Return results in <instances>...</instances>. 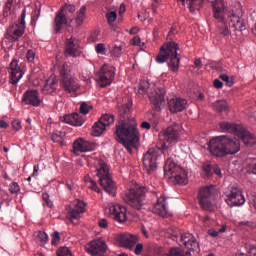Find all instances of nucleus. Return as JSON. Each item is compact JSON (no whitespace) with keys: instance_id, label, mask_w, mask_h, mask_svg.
Returning a JSON list of instances; mask_svg holds the SVG:
<instances>
[{"instance_id":"9","label":"nucleus","mask_w":256,"mask_h":256,"mask_svg":"<svg viewBox=\"0 0 256 256\" xmlns=\"http://www.w3.org/2000/svg\"><path fill=\"white\" fill-rule=\"evenodd\" d=\"M60 77V85L66 93H77V89H79V83L69 74V70L65 68V64L60 70Z\"/></svg>"},{"instance_id":"51","label":"nucleus","mask_w":256,"mask_h":256,"mask_svg":"<svg viewBox=\"0 0 256 256\" xmlns=\"http://www.w3.org/2000/svg\"><path fill=\"white\" fill-rule=\"evenodd\" d=\"M60 241H61V236H59V232L58 231H55L52 234L51 245H59Z\"/></svg>"},{"instance_id":"22","label":"nucleus","mask_w":256,"mask_h":256,"mask_svg":"<svg viewBox=\"0 0 256 256\" xmlns=\"http://www.w3.org/2000/svg\"><path fill=\"white\" fill-rule=\"evenodd\" d=\"M70 219H77L81 213H85V202L76 200L72 205L66 207Z\"/></svg>"},{"instance_id":"50","label":"nucleus","mask_w":256,"mask_h":256,"mask_svg":"<svg viewBox=\"0 0 256 256\" xmlns=\"http://www.w3.org/2000/svg\"><path fill=\"white\" fill-rule=\"evenodd\" d=\"M9 191L12 194L19 193L21 191V188L19 187V184L17 182H13L9 186Z\"/></svg>"},{"instance_id":"28","label":"nucleus","mask_w":256,"mask_h":256,"mask_svg":"<svg viewBox=\"0 0 256 256\" xmlns=\"http://www.w3.org/2000/svg\"><path fill=\"white\" fill-rule=\"evenodd\" d=\"M219 127L225 133H234L238 135L243 130V126L229 121H222L219 123Z\"/></svg>"},{"instance_id":"8","label":"nucleus","mask_w":256,"mask_h":256,"mask_svg":"<svg viewBox=\"0 0 256 256\" xmlns=\"http://www.w3.org/2000/svg\"><path fill=\"white\" fill-rule=\"evenodd\" d=\"M25 17H27V10L24 9L20 18L18 19V23L12 25L6 34V38L2 41V43H7V41H18L19 37H23L25 33Z\"/></svg>"},{"instance_id":"44","label":"nucleus","mask_w":256,"mask_h":256,"mask_svg":"<svg viewBox=\"0 0 256 256\" xmlns=\"http://www.w3.org/2000/svg\"><path fill=\"white\" fill-rule=\"evenodd\" d=\"M57 256H73V254L71 253V250H69L67 247H60L57 252H56Z\"/></svg>"},{"instance_id":"37","label":"nucleus","mask_w":256,"mask_h":256,"mask_svg":"<svg viewBox=\"0 0 256 256\" xmlns=\"http://www.w3.org/2000/svg\"><path fill=\"white\" fill-rule=\"evenodd\" d=\"M186 1L189 5L190 13H195L196 9L200 10L203 5V0H186Z\"/></svg>"},{"instance_id":"56","label":"nucleus","mask_w":256,"mask_h":256,"mask_svg":"<svg viewBox=\"0 0 256 256\" xmlns=\"http://www.w3.org/2000/svg\"><path fill=\"white\" fill-rule=\"evenodd\" d=\"M144 250V246L142 243H138L136 244L135 248H134V253L135 255H141V253H143Z\"/></svg>"},{"instance_id":"26","label":"nucleus","mask_w":256,"mask_h":256,"mask_svg":"<svg viewBox=\"0 0 256 256\" xmlns=\"http://www.w3.org/2000/svg\"><path fill=\"white\" fill-rule=\"evenodd\" d=\"M153 213L160 215V217H167L169 215V208L167 207V198L161 195L153 208Z\"/></svg>"},{"instance_id":"25","label":"nucleus","mask_w":256,"mask_h":256,"mask_svg":"<svg viewBox=\"0 0 256 256\" xmlns=\"http://www.w3.org/2000/svg\"><path fill=\"white\" fill-rule=\"evenodd\" d=\"M187 107V100L183 98H172L168 101V109L170 113H181Z\"/></svg>"},{"instance_id":"19","label":"nucleus","mask_w":256,"mask_h":256,"mask_svg":"<svg viewBox=\"0 0 256 256\" xmlns=\"http://www.w3.org/2000/svg\"><path fill=\"white\" fill-rule=\"evenodd\" d=\"M208 150L213 157H227L221 136H216L208 142Z\"/></svg>"},{"instance_id":"5","label":"nucleus","mask_w":256,"mask_h":256,"mask_svg":"<svg viewBox=\"0 0 256 256\" xmlns=\"http://www.w3.org/2000/svg\"><path fill=\"white\" fill-rule=\"evenodd\" d=\"M164 175L174 185H187L189 183L187 170L183 169L173 159L168 158L164 165Z\"/></svg>"},{"instance_id":"31","label":"nucleus","mask_w":256,"mask_h":256,"mask_svg":"<svg viewBox=\"0 0 256 256\" xmlns=\"http://www.w3.org/2000/svg\"><path fill=\"white\" fill-rule=\"evenodd\" d=\"M181 235H183V234L181 233L179 228H177L175 226H171V227L167 228L166 233H165V237L167 239L176 241V243H179V239H181Z\"/></svg>"},{"instance_id":"42","label":"nucleus","mask_w":256,"mask_h":256,"mask_svg":"<svg viewBox=\"0 0 256 256\" xmlns=\"http://www.w3.org/2000/svg\"><path fill=\"white\" fill-rule=\"evenodd\" d=\"M203 171L204 179H210V177H213V166H211V164L204 165Z\"/></svg>"},{"instance_id":"60","label":"nucleus","mask_w":256,"mask_h":256,"mask_svg":"<svg viewBox=\"0 0 256 256\" xmlns=\"http://www.w3.org/2000/svg\"><path fill=\"white\" fill-rule=\"evenodd\" d=\"M213 85L216 89H223V82L219 79H215Z\"/></svg>"},{"instance_id":"47","label":"nucleus","mask_w":256,"mask_h":256,"mask_svg":"<svg viewBox=\"0 0 256 256\" xmlns=\"http://www.w3.org/2000/svg\"><path fill=\"white\" fill-rule=\"evenodd\" d=\"M106 19L108 21V24L113 25V23H115V21H117V12H115V11L108 12L106 14Z\"/></svg>"},{"instance_id":"36","label":"nucleus","mask_w":256,"mask_h":256,"mask_svg":"<svg viewBox=\"0 0 256 256\" xmlns=\"http://www.w3.org/2000/svg\"><path fill=\"white\" fill-rule=\"evenodd\" d=\"M98 121L107 128L115 123V116L113 114H104Z\"/></svg>"},{"instance_id":"18","label":"nucleus","mask_w":256,"mask_h":256,"mask_svg":"<svg viewBox=\"0 0 256 256\" xmlns=\"http://www.w3.org/2000/svg\"><path fill=\"white\" fill-rule=\"evenodd\" d=\"M85 250L89 255L101 256L107 252V244L102 239L92 240L85 246Z\"/></svg>"},{"instance_id":"24","label":"nucleus","mask_w":256,"mask_h":256,"mask_svg":"<svg viewBox=\"0 0 256 256\" xmlns=\"http://www.w3.org/2000/svg\"><path fill=\"white\" fill-rule=\"evenodd\" d=\"M10 83L11 85H17L19 81L23 78V70L19 67V62L17 60H13L10 63Z\"/></svg>"},{"instance_id":"14","label":"nucleus","mask_w":256,"mask_h":256,"mask_svg":"<svg viewBox=\"0 0 256 256\" xmlns=\"http://www.w3.org/2000/svg\"><path fill=\"white\" fill-rule=\"evenodd\" d=\"M63 11H68V13H75V5L65 4L62 9L56 14L54 20L55 33H60L61 29H63V25H67L68 23L67 16H65V13Z\"/></svg>"},{"instance_id":"58","label":"nucleus","mask_w":256,"mask_h":256,"mask_svg":"<svg viewBox=\"0 0 256 256\" xmlns=\"http://www.w3.org/2000/svg\"><path fill=\"white\" fill-rule=\"evenodd\" d=\"M12 127L14 129V131H21V122L19 120H14L12 122Z\"/></svg>"},{"instance_id":"52","label":"nucleus","mask_w":256,"mask_h":256,"mask_svg":"<svg viewBox=\"0 0 256 256\" xmlns=\"http://www.w3.org/2000/svg\"><path fill=\"white\" fill-rule=\"evenodd\" d=\"M38 239H39V241H41V243H47V241H49V236L47 235V233H45L43 231H39Z\"/></svg>"},{"instance_id":"39","label":"nucleus","mask_w":256,"mask_h":256,"mask_svg":"<svg viewBox=\"0 0 256 256\" xmlns=\"http://www.w3.org/2000/svg\"><path fill=\"white\" fill-rule=\"evenodd\" d=\"M40 16H41V6H36L32 12L31 25H36Z\"/></svg>"},{"instance_id":"10","label":"nucleus","mask_w":256,"mask_h":256,"mask_svg":"<svg viewBox=\"0 0 256 256\" xmlns=\"http://www.w3.org/2000/svg\"><path fill=\"white\" fill-rule=\"evenodd\" d=\"M198 201L203 211L213 209V186L202 187L198 193Z\"/></svg>"},{"instance_id":"62","label":"nucleus","mask_w":256,"mask_h":256,"mask_svg":"<svg viewBox=\"0 0 256 256\" xmlns=\"http://www.w3.org/2000/svg\"><path fill=\"white\" fill-rule=\"evenodd\" d=\"M105 50H106V48H105V44H98L97 46H96V51H97V53H105Z\"/></svg>"},{"instance_id":"49","label":"nucleus","mask_w":256,"mask_h":256,"mask_svg":"<svg viewBox=\"0 0 256 256\" xmlns=\"http://www.w3.org/2000/svg\"><path fill=\"white\" fill-rule=\"evenodd\" d=\"M11 7H13V0H7L4 8V17H9V14L11 13Z\"/></svg>"},{"instance_id":"30","label":"nucleus","mask_w":256,"mask_h":256,"mask_svg":"<svg viewBox=\"0 0 256 256\" xmlns=\"http://www.w3.org/2000/svg\"><path fill=\"white\" fill-rule=\"evenodd\" d=\"M64 123H68L69 125H73L74 127H81L85 121L81 116H79V113H73L70 115L64 116Z\"/></svg>"},{"instance_id":"46","label":"nucleus","mask_w":256,"mask_h":256,"mask_svg":"<svg viewBox=\"0 0 256 256\" xmlns=\"http://www.w3.org/2000/svg\"><path fill=\"white\" fill-rule=\"evenodd\" d=\"M220 79L226 82L227 87H233V85H235V80L229 78V75L227 74H220Z\"/></svg>"},{"instance_id":"17","label":"nucleus","mask_w":256,"mask_h":256,"mask_svg":"<svg viewBox=\"0 0 256 256\" xmlns=\"http://www.w3.org/2000/svg\"><path fill=\"white\" fill-rule=\"evenodd\" d=\"M178 245L180 247H185V249H188L187 252L189 253H191V251H199V242H197V238H195V236H193V234L191 233L181 234Z\"/></svg>"},{"instance_id":"64","label":"nucleus","mask_w":256,"mask_h":256,"mask_svg":"<svg viewBox=\"0 0 256 256\" xmlns=\"http://www.w3.org/2000/svg\"><path fill=\"white\" fill-rule=\"evenodd\" d=\"M249 255L256 256V245L249 248Z\"/></svg>"},{"instance_id":"4","label":"nucleus","mask_w":256,"mask_h":256,"mask_svg":"<svg viewBox=\"0 0 256 256\" xmlns=\"http://www.w3.org/2000/svg\"><path fill=\"white\" fill-rule=\"evenodd\" d=\"M149 188L136 184L122 195L123 201L135 211H143L147 205Z\"/></svg>"},{"instance_id":"40","label":"nucleus","mask_w":256,"mask_h":256,"mask_svg":"<svg viewBox=\"0 0 256 256\" xmlns=\"http://www.w3.org/2000/svg\"><path fill=\"white\" fill-rule=\"evenodd\" d=\"M167 256H191V252L183 253L181 248H171Z\"/></svg>"},{"instance_id":"6","label":"nucleus","mask_w":256,"mask_h":256,"mask_svg":"<svg viewBox=\"0 0 256 256\" xmlns=\"http://www.w3.org/2000/svg\"><path fill=\"white\" fill-rule=\"evenodd\" d=\"M98 165L99 167L96 169V176L99 178V184L106 193L115 197L117 189L115 188V182H113V179L109 174L107 163L103 160H99Z\"/></svg>"},{"instance_id":"7","label":"nucleus","mask_w":256,"mask_h":256,"mask_svg":"<svg viewBox=\"0 0 256 256\" xmlns=\"http://www.w3.org/2000/svg\"><path fill=\"white\" fill-rule=\"evenodd\" d=\"M212 7L214 19L220 23L219 34L223 35V37H227V35H229V27H227V20H225V11H227L225 0H214Z\"/></svg>"},{"instance_id":"33","label":"nucleus","mask_w":256,"mask_h":256,"mask_svg":"<svg viewBox=\"0 0 256 256\" xmlns=\"http://www.w3.org/2000/svg\"><path fill=\"white\" fill-rule=\"evenodd\" d=\"M213 109L217 113H225L229 109V104L225 100H218L213 103Z\"/></svg>"},{"instance_id":"29","label":"nucleus","mask_w":256,"mask_h":256,"mask_svg":"<svg viewBox=\"0 0 256 256\" xmlns=\"http://www.w3.org/2000/svg\"><path fill=\"white\" fill-rule=\"evenodd\" d=\"M238 137H240L246 147H253L256 143L255 136H253L252 133L247 131L243 126L242 130L238 132Z\"/></svg>"},{"instance_id":"34","label":"nucleus","mask_w":256,"mask_h":256,"mask_svg":"<svg viewBox=\"0 0 256 256\" xmlns=\"http://www.w3.org/2000/svg\"><path fill=\"white\" fill-rule=\"evenodd\" d=\"M105 129H107V128L104 127L103 123H101L98 120L97 122H95V124L92 127L91 135H93V137H101V135H103V131H105Z\"/></svg>"},{"instance_id":"59","label":"nucleus","mask_w":256,"mask_h":256,"mask_svg":"<svg viewBox=\"0 0 256 256\" xmlns=\"http://www.w3.org/2000/svg\"><path fill=\"white\" fill-rule=\"evenodd\" d=\"M90 189L93 191H96V193H99V187L97 186V182H95L93 179H90Z\"/></svg>"},{"instance_id":"41","label":"nucleus","mask_w":256,"mask_h":256,"mask_svg":"<svg viewBox=\"0 0 256 256\" xmlns=\"http://www.w3.org/2000/svg\"><path fill=\"white\" fill-rule=\"evenodd\" d=\"M85 11H87V8L85 6H82L79 10L77 17H76V23L77 25H82L83 21L85 19Z\"/></svg>"},{"instance_id":"63","label":"nucleus","mask_w":256,"mask_h":256,"mask_svg":"<svg viewBox=\"0 0 256 256\" xmlns=\"http://www.w3.org/2000/svg\"><path fill=\"white\" fill-rule=\"evenodd\" d=\"M249 201H250V205H253L254 209L256 210V195H250Z\"/></svg>"},{"instance_id":"1","label":"nucleus","mask_w":256,"mask_h":256,"mask_svg":"<svg viewBox=\"0 0 256 256\" xmlns=\"http://www.w3.org/2000/svg\"><path fill=\"white\" fill-rule=\"evenodd\" d=\"M118 113L121 124L116 126V141L121 143L129 153H133V149L139 147V130L137 126L127 124V121H131V104L118 106Z\"/></svg>"},{"instance_id":"61","label":"nucleus","mask_w":256,"mask_h":256,"mask_svg":"<svg viewBox=\"0 0 256 256\" xmlns=\"http://www.w3.org/2000/svg\"><path fill=\"white\" fill-rule=\"evenodd\" d=\"M207 233L210 237H219V231L215 229H208Z\"/></svg>"},{"instance_id":"16","label":"nucleus","mask_w":256,"mask_h":256,"mask_svg":"<svg viewBox=\"0 0 256 256\" xmlns=\"http://www.w3.org/2000/svg\"><path fill=\"white\" fill-rule=\"evenodd\" d=\"M114 239L119 247H124L125 249H133L139 243V237L129 233L117 234Z\"/></svg>"},{"instance_id":"48","label":"nucleus","mask_w":256,"mask_h":256,"mask_svg":"<svg viewBox=\"0 0 256 256\" xmlns=\"http://www.w3.org/2000/svg\"><path fill=\"white\" fill-rule=\"evenodd\" d=\"M63 135H65V133H63V132H60V134L53 133L52 134V141L54 143H60V145H63Z\"/></svg>"},{"instance_id":"32","label":"nucleus","mask_w":256,"mask_h":256,"mask_svg":"<svg viewBox=\"0 0 256 256\" xmlns=\"http://www.w3.org/2000/svg\"><path fill=\"white\" fill-rule=\"evenodd\" d=\"M57 90V78H49L46 80L44 87L42 88L43 93H53Z\"/></svg>"},{"instance_id":"57","label":"nucleus","mask_w":256,"mask_h":256,"mask_svg":"<svg viewBox=\"0 0 256 256\" xmlns=\"http://www.w3.org/2000/svg\"><path fill=\"white\" fill-rule=\"evenodd\" d=\"M98 226L102 229H107V227H109V222H107V219L101 218L98 220Z\"/></svg>"},{"instance_id":"38","label":"nucleus","mask_w":256,"mask_h":256,"mask_svg":"<svg viewBox=\"0 0 256 256\" xmlns=\"http://www.w3.org/2000/svg\"><path fill=\"white\" fill-rule=\"evenodd\" d=\"M149 87H151V84H149V81L141 80L139 83V89H138L139 95H145L147 91H149Z\"/></svg>"},{"instance_id":"20","label":"nucleus","mask_w":256,"mask_h":256,"mask_svg":"<svg viewBox=\"0 0 256 256\" xmlns=\"http://www.w3.org/2000/svg\"><path fill=\"white\" fill-rule=\"evenodd\" d=\"M109 213L116 223H127V220L129 219L127 217V208L121 205L110 206Z\"/></svg>"},{"instance_id":"53","label":"nucleus","mask_w":256,"mask_h":256,"mask_svg":"<svg viewBox=\"0 0 256 256\" xmlns=\"http://www.w3.org/2000/svg\"><path fill=\"white\" fill-rule=\"evenodd\" d=\"M122 51H123V46H115L111 53L113 57H121Z\"/></svg>"},{"instance_id":"21","label":"nucleus","mask_w":256,"mask_h":256,"mask_svg":"<svg viewBox=\"0 0 256 256\" xmlns=\"http://www.w3.org/2000/svg\"><path fill=\"white\" fill-rule=\"evenodd\" d=\"M166 91L164 88H158L149 95L150 103L154 111H161V103L165 101Z\"/></svg>"},{"instance_id":"3","label":"nucleus","mask_w":256,"mask_h":256,"mask_svg":"<svg viewBox=\"0 0 256 256\" xmlns=\"http://www.w3.org/2000/svg\"><path fill=\"white\" fill-rule=\"evenodd\" d=\"M177 51H179V44L173 41L166 43L161 46L160 51L156 56V62L161 64L169 61L168 68L173 73H177V71H179V63H181V58Z\"/></svg>"},{"instance_id":"55","label":"nucleus","mask_w":256,"mask_h":256,"mask_svg":"<svg viewBox=\"0 0 256 256\" xmlns=\"http://www.w3.org/2000/svg\"><path fill=\"white\" fill-rule=\"evenodd\" d=\"M248 171L249 173H252V175H256V160L248 164Z\"/></svg>"},{"instance_id":"45","label":"nucleus","mask_w":256,"mask_h":256,"mask_svg":"<svg viewBox=\"0 0 256 256\" xmlns=\"http://www.w3.org/2000/svg\"><path fill=\"white\" fill-rule=\"evenodd\" d=\"M91 109H93V106L88 105L87 102H81L80 113H82V115H87Z\"/></svg>"},{"instance_id":"27","label":"nucleus","mask_w":256,"mask_h":256,"mask_svg":"<svg viewBox=\"0 0 256 256\" xmlns=\"http://www.w3.org/2000/svg\"><path fill=\"white\" fill-rule=\"evenodd\" d=\"M79 50V39L71 37L66 40V57H77V51Z\"/></svg>"},{"instance_id":"23","label":"nucleus","mask_w":256,"mask_h":256,"mask_svg":"<svg viewBox=\"0 0 256 256\" xmlns=\"http://www.w3.org/2000/svg\"><path fill=\"white\" fill-rule=\"evenodd\" d=\"M22 103L25 105H31L32 107H39L41 105V98L39 97V91L28 90L24 93Z\"/></svg>"},{"instance_id":"12","label":"nucleus","mask_w":256,"mask_h":256,"mask_svg":"<svg viewBox=\"0 0 256 256\" xmlns=\"http://www.w3.org/2000/svg\"><path fill=\"white\" fill-rule=\"evenodd\" d=\"M220 139L222 140L226 156L237 155L241 151V141L239 139L229 135H221Z\"/></svg>"},{"instance_id":"43","label":"nucleus","mask_w":256,"mask_h":256,"mask_svg":"<svg viewBox=\"0 0 256 256\" xmlns=\"http://www.w3.org/2000/svg\"><path fill=\"white\" fill-rule=\"evenodd\" d=\"M95 149H97V143L84 140V153L95 151Z\"/></svg>"},{"instance_id":"11","label":"nucleus","mask_w":256,"mask_h":256,"mask_svg":"<svg viewBox=\"0 0 256 256\" xmlns=\"http://www.w3.org/2000/svg\"><path fill=\"white\" fill-rule=\"evenodd\" d=\"M96 77L97 81H100L101 87L111 85V83H113V79H115V67L109 64H104L96 74Z\"/></svg>"},{"instance_id":"35","label":"nucleus","mask_w":256,"mask_h":256,"mask_svg":"<svg viewBox=\"0 0 256 256\" xmlns=\"http://www.w3.org/2000/svg\"><path fill=\"white\" fill-rule=\"evenodd\" d=\"M73 152L75 155H78L79 153H85V140L82 138L75 140L73 143Z\"/></svg>"},{"instance_id":"2","label":"nucleus","mask_w":256,"mask_h":256,"mask_svg":"<svg viewBox=\"0 0 256 256\" xmlns=\"http://www.w3.org/2000/svg\"><path fill=\"white\" fill-rule=\"evenodd\" d=\"M179 131H181V126L177 123H173L171 126L162 130L161 135L164 137L165 142L161 144V147L148 149L143 155V167L149 175L157 171V157H159V151H161L163 155H169V145H175V143H177Z\"/></svg>"},{"instance_id":"54","label":"nucleus","mask_w":256,"mask_h":256,"mask_svg":"<svg viewBox=\"0 0 256 256\" xmlns=\"http://www.w3.org/2000/svg\"><path fill=\"white\" fill-rule=\"evenodd\" d=\"M26 59L29 61V63H32V61H35V51L33 49H30L27 51Z\"/></svg>"},{"instance_id":"15","label":"nucleus","mask_w":256,"mask_h":256,"mask_svg":"<svg viewBox=\"0 0 256 256\" xmlns=\"http://www.w3.org/2000/svg\"><path fill=\"white\" fill-rule=\"evenodd\" d=\"M225 201L230 207H241L245 205L243 190L239 187H232Z\"/></svg>"},{"instance_id":"13","label":"nucleus","mask_w":256,"mask_h":256,"mask_svg":"<svg viewBox=\"0 0 256 256\" xmlns=\"http://www.w3.org/2000/svg\"><path fill=\"white\" fill-rule=\"evenodd\" d=\"M245 12H243V8L239 7L236 11H233L230 15L229 27L233 29V31H245L247 26L245 25V20L243 19Z\"/></svg>"}]
</instances>
